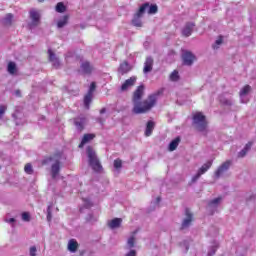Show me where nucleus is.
Masks as SVG:
<instances>
[{
    "label": "nucleus",
    "instance_id": "38",
    "mask_svg": "<svg viewBox=\"0 0 256 256\" xmlns=\"http://www.w3.org/2000/svg\"><path fill=\"white\" fill-rule=\"evenodd\" d=\"M6 111H7V106L6 105H0V120L3 118Z\"/></svg>",
    "mask_w": 256,
    "mask_h": 256
},
{
    "label": "nucleus",
    "instance_id": "24",
    "mask_svg": "<svg viewBox=\"0 0 256 256\" xmlns=\"http://www.w3.org/2000/svg\"><path fill=\"white\" fill-rule=\"evenodd\" d=\"M16 72H17V68H16L15 62L10 61V62L8 63V73H9L10 75H15Z\"/></svg>",
    "mask_w": 256,
    "mask_h": 256
},
{
    "label": "nucleus",
    "instance_id": "41",
    "mask_svg": "<svg viewBox=\"0 0 256 256\" xmlns=\"http://www.w3.org/2000/svg\"><path fill=\"white\" fill-rule=\"evenodd\" d=\"M47 221L48 222L52 221V211L50 210V207L47 208Z\"/></svg>",
    "mask_w": 256,
    "mask_h": 256
},
{
    "label": "nucleus",
    "instance_id": "37",
    "mask_svg": "<svg viewBox=\"0 0 256 256\" xmlns=\"http://www.w3.org/2000/svg\"><path fill=\"white\" fill-rule=\"evenodd\" d=\"M128 246L130 249L135 247V236H130L128 239Z\"/></svg>",
    "mask_w": 256,
    "mask_h": 256
},
{
    "label": "nucleus",
    "instance_id": "12",
    "mask_svg": "<svg viewBox=\"0 0 256 256\" xmlns=\"http://www.w3.org/2000/svg\"><path fill=\"white\" fill-rule=\"evenodd\" d=\"M153 65H154L153 58L151 57L145 58L144 69H143L144 74H148L151 71H153Z\"/></svg>",
    "mask_w": 256,
    "mask_h": 256
},
{
    "label": "nucleus",
    "instance_id": "2",
    "mask_svg": "<svg viewBox=\"0 0 256 256\" xmlns=\"http://www.w3.org/2000/svg\"><path fill=\"white\" fill-rule=\"evenodd\" d=\"M87 157L88 164H90L92 170H94L95 173H101L103 167L101 165V161H99V158L97 157V153L94 151L92 146L87 147Z\"/></svg>",
    "mask_w": 256,
    "mask_h": 256
},
{
    "label": "nucleus",
    "instance_id": "3",
    "mask_svg": "<svg viewBox=\"0 0 256 256\" xmlns=\"http://www.w3.org/2000/svg\"><path fill=\"white\" fill-rule=\"evenodd\" d=\"M63 157V152H55L53 156H50L46 160L43 161V164L48 162L55 161L53 165H51V178L56 179L58 174L60 173V159Z\"/></svg>",
    "mask_w": 256,
    "mask_h": 256
},
{
    "label": "nucleus",
    "instance_id": "30",
    "mask_svg": "<svg viewBox=\"0 0 256 256\" xmlns=\"http://www.w3.org/2000/svg\"><path fill=\"white\" fill-rule=\"evenodd\" d=\"M13 21V14L9 13L6 14V17L4 18V25L5 26H11Z\"/></svg>",
    "mask_w": 256,
    "mask_h": 256
},
{
    "label": "nucleus",
    "instance_id": "21",
    "mask_svg": "<svg viewBox=\"0 0 256 256\" xmlns=\"http://www.w3.org/2000/svg\"><path fill=\"white\" fill-rule=\"evenodd\" d=\"M93 101V94H85L84 96V107L85 109L89 110L91 102Z\"/></svg>",
    "mask_w": 256,
    "mask_h": 256
},
{
    "label": "nucleus",
    "instance_id": "4",
    "mask_svg": "<svg viewBox=\"0 0 256 256\" xmlns=\"http://www.w3.org/2000/svg\"><path fill=\"white\" fill-rule=\"evenodd\" d=\"M192 124L194 128H196L199 132H207V127L209 126V122L206 120V116L201 112H196L192 117Z\"/></svg>",
    "mask_w": 256,
    "mask_h": 256
},
{
    "label": "nucleus",
    "instance_id": "43",
    "mask_svg": "<svg viewBox=\"0 0 256 256\" xmlns=\"http://www.w3.org/2000/svg\"><path fill=\"white\" fill-rule=\"evenodd\" d=\"M247 150H241V152L238 153V158H244L247 155Z\"/></svg>",
    "mask_w": 256,
    "mask_h": 256
},
{
    "label": "nucleus",
    "instance_id": "26",
    "mask_svg": "<svg viewBox=\"0 0 256 256\" xmlns=\"http://www.w3.org/2000/svg\"><path fill=\"white\" fill-rule=\"evenodd\" d=\"M55 11H57V13H64L65 11H67V7L64 5L63 2L57 3V6H55Z\"/></svg>",
    "mask_w": 256,
    "mask_h": 256
},
{
    "label": "nucleus",
    "instance_id": "25",
    "mask_svg": "<svg viewBox=\"0 0 256 256\" xmlns=\"http://www.w3.org/2000/svg\"><path fill=\"white\" fill-rule=\"evenodd\" d=\"M252 88L249 85H245L241 91H240V97L247 96L249 93H251Z\"/></svg>",
    "mask_w": 256,
    "mask_h": 256
},
{
    "label": "nucleus",
    "instance_id": "8",
    "mask_svg": "<svg viewBox=\"0 0 256 256\" xmlns=\"http://www.w3.org/2000/svg\"><path fill=\"white\" fill-rule=\"evenodd\" d=\"M196 60V57L190 51H184L182 53V61H184L185 66H192L193 62Z\"/></svg>",
    "mask_w": 256,
    "mask_h": 256
},
{
    "label": "nucleus",
    "instance_id": "9",
    "mask_svg": "<svg viewBox=\"0 0 256 256\" xmlns=\"http://www.w3.org/2000/svg\"><path fill=\"white\" fill-rule=\"evenodd\" d=\"M93 70H94V67H93V65H91V63L89 61L81 62L80 70H79V72H81V74L90 75L93 73Z\"/></svg>",
    "mask_w": 256,
    "mask_h": 256
},
{
    "label": "nucleus",
    "instance_id": "23",
    "mask_svg": "<svg viewBox=\"0 0 256 256\" xmlns=\"http://www.w3.org/2000/svg\"><path fill=\"white\" fill-rule=\"evenodd\" d=\"M79 244L75 240H70L68 243V250L72 253H75Z\"/></svg>",
    "mask_w": 256,
    "mask_h": 256
},
{
    "label": "nucleus",
    "instance_id": "13",
    "mask_svg": "<svg viewBox=\"0 0 256 256\" xmlns=\"http://www.w3.org/2000/svg\"><path fill=\"white\" fill-rule=\"evenodd\" d=\"M47 53L49 54V61L51 63H53L54 68L55 69L60 68L61 63L58 60V58L56 57V54H54V52L52 50H50V49L47 51Z\"/></svg>",
    "mask_w": 256,
    "mask_h": 256
},
{
    "label": "nucleus",
    "instance_id": "46",
    "mask_svg": "<svg viewBox=\"0 0 256 256\" xmlns=\"http://www.w3.org/2000/svg\"><path fill=\"white\" fill-rule=\"evenodd\" d=\"M104 113H106V108L100 109V114L102 115V114H104Z\"/></svg>",
    "mask_w": 256,
    "mask_h": 256
},
{
    "label": "nucleus",
    "instance_id": "20",
    "mask_svg": "<svg viewBox=\"0 0 256 256\" xmlns=\"http://www.w3.org/2000/svg\"><path fill=\"white\" fill-rule=\"evenodd\" d=\"M181 143V138L177 137L174 140H171L170 144H169V151H176L178 145Z\"/></svg>",
    "mask_w": 256,
    "mask_h": 256
},
{
    "label": "nucleus",
    "instance_id": "47",
    "mask_svg": "<svg viewBox=\"0 0 256 256\" xmlns=\"http://www.w3.org/2000/svg\"><path fill=\"white\" fill-rule=\"evenodd\" d=\"M7 222H9V223H15V218H10L9 220H7Z\"/></svg>",
    "mask_w": 256,
    "mask_h": 256
},
{
    "label": "nucleus",
    "instance_id": "33",
    "mask_svg": "<svg viewBox=\"0 0 256 256\" xmlns=\"http://www.w3.org/2000/svg\"><path fill=\"white\" fill-rule=\"evenodd\" d=\"M222 201L221 197L214 198L208 203V206H217Z\"/></svg>",
    "mask_w": 256,
    "mask_h": 256
},
{
    "label": "nucleus",
    "instance_id": "49",
    "mask_svg": "<svg viewBox=\"0 0 256 256\" xmlns=\"http://www.w3.org/2000/svg\"><path fill=\"white\" fill-rule=\"evenodd\" d=\"M43 1H45V0H38L39 3H43Z\"/></svg>",
    "mask_w": 256,
    "mask_h": 256
},
{
    "label": "nucleus",
    "instance_id": "48",
    "mask_svg": "<svg viewBox=\"0 0 256 256\" xmlns=\"http://www.w3.org/2000/svg\"><path fill=\"white\" fill-rule=\"evenodd\" d=\"M156 202L157 203L161 202V197L156 198Z\"/></svg>",
    "mask_w": 256,
    "mask_h": 256
},
{
    "label": "nucleus",
    "instance_id": "44",
    "mask_svg": "<svg viewBox=\"0 0 256 256\" xmlns=\"http://www.w3.org/2000/svg\"><path fill=\"white\" fill-rule=\"evenodd\" d=\"M200 176H202V174L197 173L196 175H194L192 177V183H195L197 180H199Z\"/></svg>",
    "mask_w": 256,
    "mask_h": 256
},
{
    "label": "nucleus",
    "instance_id": "32",
    "mask_svg": "<svg viewBox=\"0 0 256 256\" xmlns=\"http://www.w3.org/2000/svg\"><path fill=\"white\" fill-rule=\"evenodd\" d=\"M178 79H180V76L178 75V71L177 70H174L173 72H171L170 74V80L172 82H177Z\"/></svg>",
    "mask_w": 256,
    "mask_h": 256
},
{
    "label": "nucleus",
    "instance_id": "22",
    "mask_svg": "<svg viewBox=\"0 0 256 256\" xmlns=\"http://www.w3.org/2000/svg\"><path fill=\"white\" fill-rule=\"evenodd\" d=\"M121 223H123V219L121 218H114L109 222V227L111 229L119 228L121 226Z\"/></svg>",
    "mask_w": 256,
    "mask_h": 256
},
{
    "label": "nucleus",
    "instance_id": "5",
    "mask_svg": "<svg viewBox=\"0 0 256 256\" xmlns=\"http://www.w3.org/2000/svg\"><path fill=\"white\" fill-rule=\"evenodd\" d=\"M149 4L145 3L140 6L139 10L134 14V17L132 19V25L134 27H142V20L141 18L143 17V14L146 12Z\"/></svg>",
    "mask_w": 256,
    "mask_h": 256
},
{
    "label": "nucleus",
    "instance_id": "19",
    "mask_svg": "<svg viewBox=\"0 0 256 256\" xmlns=\"http://www.w3.org/2000/svg\"><path fill=\"white\" fill-rule=\"evenodd\" d=\"M213 166V160H210L208 162H205V164L203 166H201V168L197 171V174H201L203 175L204 173H206L207 171H209V169Z\"/></svg>",
    "mask_w": 256,
    "mask_h": 256
},
{
    "label": "nucleus",
    "instance_id": "6",
    "mask_svg": "<svg viewBox=\"0 0 256 256\" xmlns=\"http://www.w3.org/2000/svg\"><path fill=\"white\" fill-rule=\"evenodd\" d=\"M30 19H31V23L28 24V26H30V28L38 27L39 24L41 23V14L39 13V11L35 9H31Z\"/></svg>",
    "mask_w": 256,
    "mask_h": 256
},
{
    "label": "nucleus",
    "instance_id": "40",
    "mask_svg": "<svg viewBox=\"0 0 256 256\" xmlns=\"http://www.w3.org/2000/svg\"><path fill=\"white\" fill-rule=\"evenodd\" d=\"M252 145H253V142L250 141V142L246 143L244 149H242V150L249 152L252 148Z\"/></svg>",
    "mask_w": 256,
    "mask_h": 256
},
{
    "label": "nucleus",
    "instance_id": "34",
    "mask_svg": "<svg viewBox=\"0 0 256 256\" xmlns=\"http://www.w3.org/2000/svg\"><path fill=\"white\" fill-rule=\"evenodd\" d=\"M21 219H23L24 222H30V221H31L30 213H28V212H23V213L21 214Z\"/></svg>",
    "mask_w": 256,
    "mask_h": 256
},
{
    "label": "nucleus",
    "instance_id": "31",
    "mask_svg": "<svg viewBox=\"0 0 256 256\" xmlns=\"http://www.w3.org/2000/svg\"><path fill=\"white\" fill-rule=\"evenodd\" d=\"M24 171L25 173H27L28 175H33L34 170H33V165H31V163H27L24 166Z\"/></svg>",
    "mask_w": 256,
    "mask_h": 256
},
{
    "label": "nucleus",
    "instance_id": "11",
    "mask_svg": "<svg viewBox=\"0 0 256 256\" xmlns=\"http://www.w3.org/2000/svg\"><path fill=\"white\" fill-rule=\"evenodd\" d=\"M185 216L186 218L184 219V222H182L181 229L188 228L193 221V214L188 208L185 209Z\"/></svg>",
    "mask_w": 256,
    "mask_h": 256
},
{
    "label": "nucleus",
    "instance_id": "50",
    "mask_svg": "<svg viewBox=\"0 0 256 256\" xmlns=\"http://www.w3.org/2000/svg\"><path fill=\"white\" fill-rule=\"evenodd\" d=\"M16 93H17V94H20V92H19V91H16Z\"/></svg>",
    "mask_w": 256,
    "mask_h": 256
},
{
    "label": "nucleus",
    "instance_id": "16",
    "mask_svg": "<svg viewBox=\"0 0 256 256\" xmlns=\"http://www.w3.org/2000/svg\"><path fill=\"white\" fill-rule=\"evenodd\" d=\"M154 129H155V122L148 121L147 125L145 126V137H150L151 135H153Z\"/></svg>",
    "mask_w": 256,
    "mask_h": 256
},
{
    "label": "nucleus",
    "instance_id": "18",
    "mask_svg": "<svg viewBox=\"0 0 256 256\" xmlns=\"http://www.w3.org/2000/svg\"><path fill=\"white\" fill-rule=\"evenodd\" d=\"M131 66H129L127 61L122 62V64H120V67L118 68V73H120L121 75H125L128 74L129 71H131Z\"/></svg>",
    "mask_w": 256,
    "mask_h": 256
},
{
    "label": "nucleus",
    "instance_id": "39",
    "mask_svg": "<svg viewBox=\"0 0 256 256\" xmlns=\"http://www.w3.org/2000/svg\"><path fill=\"white\" fill-rule=\"evenodd\" d=\"M95 88H97V85L95 84V82H92L90 86V90H88L87 94H93L95 91Z\"/></svg>",
    "mask_w": 256,
    "mask_h": 256
},
{
    "label": "nucleus",
    "instance_id": "28",
    "mask_svg": "<svg viewBox=\"0 0 256 256\" xmlns=\"http://www.w3.org/2000/svg\"><path fill=\"white\" fill-rule=\"evenodd\" d=\"M83 202L84 206L80 208V212H83V209H90L93 207V203L89 199L83 198Z\"/></svg>",
    "mask_w": 256,
    "mask_h": 256
},
{
    "label": "nucleus",
    "instance_id": "10",
    "mask_svg": "<svg viewBox=\"0 0 256 256\" xmlns=\"http://www.w3.org/2000/svg\"><path fill=\"white\" fill-rule=\"evenodd\" d=\"M136 81H137V77H135V76L130 77L129 79L125 80V82L122 83L121 92L128 91V89L134 87L136 84Z\"/></svg>",
    "mask_w": 256,
    "mask_h": 256
},
{
    "label": "nucleus",
    "instance_id": "14",
    "mask_svg": "<svg viewBox=\"0 0 256 256\" xmlns=\"http://www.w3.org/2000/svg\"><path fill=\"white\" fill-rule=\"evenodd\" d=\"M194 27H195V23L193 22L186 23L185 27L182 29V35H184V37L191 36Z\"/></svg>",
    "mask_w": 256,
    "mask_h": 256
},
{
    "label": "nucleus",
    "instance_id": "7",
    "mask_svg": "<svg viewBox=\"0 0 256 256\" xmlns=\"http://www.w3.org/2000/svg\"><path fill=\"white\" fill-rule=\"evenodd\" d=\"M232 165L231 160H226V162H223L222 165L218 167L215 171V177L216 179H219L223 173H225L227 170H229L230 166Z\"/></svg>",
    "mask_w": 256,
    "mask_h": 256
},
{
    "label": "nucleus",
    "instance_id": "42",
    "mask_svg": "<svg viewBox=\"0 0 256 256\" xmlns=\"http://www.w3.org/2000/svg\"><path fill=\"white\" fill-rule=\"evenodd\" d=\"M30 256H37V248L35 246L30 248Z\"/></svg>",
    "mask_w": 256,
    "mask_h": 256
},
{
    "label": "nucleus",
    "instance_id": "27",
    "mask_svg": "<svg viewBox=\"0 0 256 256\" xmlns=\"http://www.w3.org/2000/svg\"><path fill=\"white\" fill-rule=\"evenodd\" d=\"M148 5H149L147 7V9H148L147 13L148 14L153 15V14L158 12V6L156 4L150 5V3H148Z\"/></svg>",
    "mask_w": 256,
    "mask_h": 256
},
{
    "label": "nucleus",
    "instance_id": "45",
    "mask_svg": "<svg viewBox=\"0 0 256 256\" xmlns=\"http://www.w3.org/2000/svg\"><path fill=\"white\" fill-rule=\"evenodd\" d=\"M126 256H136V250H130L129 253H126Z\"/></svg>",
    "mask_w": 256,
    "mask_h": 256
},
{
    "label": "nucleus",
    "instance_id": "36",
    "mask_svg": "<svg viewBox=\"0 0 256 256\" xmlns=\"http://www.w3.org/2000/svg\"><path fill=\"white\" fill-rule=\"evenodd\" d=\"M223 43V37L219 36L218 39H216L214 46H212V48L214 49H218V46L221 45Z\"/></svg>",
    "mask_w": 256,
    "mask_h": 256
},
{
    "label": "nucleus",
    "instance_id": "17",
    "mask_svg": "<svg viewBox=\"0 0 256 256\" xmlns=\"http://www.w3.org/2000/svg\"><path fill=\"white\" fill-rule=\"evenodd\" d=\"M94 139H95V134H84L83 139L81 140V143L79 144V148L82 149L84 147V145L93 141Z\"/></svg>",
    "mask_w": 256,
    "mask_h": 256
},
{
    "label": "nucleus",
    "instance_id": "15",
    "mask_svg": "<svg viewBox=\"0 0 256 256\" xmlns=\"http://www.w3.org/2000/svg\"><path fill=\"white\" fill-rule=\"evenodd\" d=\"M85 124H86L85 117L74 118V127H76L77 130H79V132H82L84 130Z\"/></svg>",
    "mask_w": 256,
    "mask_h": 256
},
{
    "label": "nucleus",
    "instance_id": "29",
    "mask_svg": "<svg viewBox=\"0 0 256 256\" xmlns=\"http://www.w3.org/2000/svg\"><path fill=\"white\" fill-rule=\"evenodd\" d=\"M68 20H69V17L67 15H65L64 17H62V19L60 21L57 22V27L63 28L65 25L68 24Z\"/></svg>",
    "mask_w": 256,
    "mask_h": 256
},
{
    "label": "nucleus",
    "instance_id": "35",
    "mask_svg": "<svg viewBox=\"0 0 256 256\" xmlns=\"http://www.w3.org/2000/svg\"><path fill=\"white\" fill-rule=\"evenodd\" d=\"M123 167V161L120 159L114 160V168L119 170Z\"/></svg>",
    "mask_w": 256,
    "mask_h": 256
},
{
    "label": "nucleus",
    "instance_id": "1",
    "mask_svg": "<svg viewBox=\"0 0 256 256\" xmlns=\"http://www.w3.org/2000/svg\"><path fill=\"white\" fill-rule=\"evenodd\" d=\"M144 85L137 86L136 90L133 91L132 94V103H133V108H132V113L136 115L140 114H146L153 110L155 105H157V97L159 96V92L156 94H150L147 96V99H144L143 101L142 98L144 96V91H145Z\"/></svg>",
    "mask_w": 256,
    "mask_h": 256
}]
</instances>
